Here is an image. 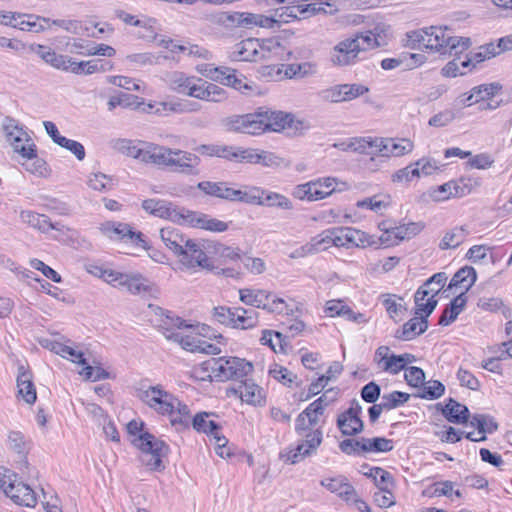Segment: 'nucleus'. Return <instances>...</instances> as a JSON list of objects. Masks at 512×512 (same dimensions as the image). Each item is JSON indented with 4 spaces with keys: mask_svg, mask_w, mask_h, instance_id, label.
Returning a JSON list of instances; mask_svg holds the SVG:
<instances>
[{
    "mask_svg": "<svg viewBox=\"0 0 512 512\" xmlns=\"http://www.w3.org/2000/svg\"><path fill=\"white\" fill-rule=\"evenodd\" d=\"M292 195L302 201H317L329 196V192H323L319 182L310 181L294 187Z\"/></svg>",
    "mask_w": 512,
    "mask_h": 512,
    "instance_id": "obj_32",
    "label": "nucleus"
},
{
    "mask_svg": "<svg viewBox=\"0 0 512 512\" xmlns=\"http://www.w3.org/2000/svg\"><path fill=\"white\" fill-rule=\"evenodd\" d=\"M209 416L207 412L197 413L192 419V425L196 431L210 434L214 438L220 434V426L213 420H207Z\"/></svg>",
    "mask_w": 512,
    "mask_h": 512,
    "instance_id": "obj_49",
    "label": "nucleus"
},
{
    "mask_svg": "<svg viewBox=\"0 0 512 512\" xmlns=\"http://www.w3.org/2000/svg\"><path fill=\"white\" fill-rule=\"evenodd\" d=\"M234 321L232 328L251 329L258 325V313L254 310H248L243 307H235Z\"/></svg>",
    "mask_w": 512,
    "mask_h": 512,
    "instance_id": "obj_46",
    "label": "nucleus"
},
{
    "mask_svg": "<svg viewBox=\"0 0 512 512\" xmlns=\"http://www.w3.org/2000/svg\"><path fill=\"white\" fill-rule=\"evenodd\" d=\"M51 230H55L57 232L54 238L65 244L71 245L73 247H79L83 246L84 244H88V242L83 237H81L77 230L67 227L60 222H51Z\"/></svg>",
    "mask_w": 512,
    "mask_h": 512,
    "instance_id": "obj_35",
    "label": "nucleus"
},
{
    "mask_svg": "<svg viewBox=\"0 0 512 512\" xmlns=\"http://www.w3.org/2000/svg\"><path fill=\"white\" fill-rule=\"evenodd\" d=\"M239 298L244 304L266 310L269 313L292 314V310L289 309L283 298L264 289H240Z\"/></svg>",
    "mask_w": 512,
    "mask_h": 512,
    "instance_id": "obj_7",
    "label": "nucleus"
},
{
    "mask_svg": "<svg viewBox=\"0 0 512 512\" xmlns=\"http://www.w3.org/2000/svg\"><path fill=\"white\" fill-rule=\"evenodd\" d=\"M4 130L14 152L19 153L26 159L36 157V145L23 128L17 125H5Z\"/></svg>",
    "mask_w": 512,
    "mask_h": 512,
    "instance_id": "obj_16",
    "label": "nucleus"
},
{
    "mask_svg": "<svg viewBox=\"0 0 512 512\" xmlns=\"http://www.w3.org/2000/svg\"><path fill=\"white\" fill-rule=\"evenodd\" d=\"M197 188L209 196L228 201L244 202L256 199L254 195L246 194V191L234 189L228 186L226 182L202 181L197 184Z\"/></svg>",
    "mask_w": 512,
    "mask_h": 512,
    "instance_id": "obj_15",
    "label": "nucleus"
},
{
    "mask_svg": "<svg viewBox=\"0 0 512 512\" xmlns=\"http://www.w3.org/2000/svg\"><path fill=\"white\" fill-rule=\"evenodd\" d=\"M317 71L316 65L311 62L293 63L285 66V76L287 78H304L314 75Z\"/></svg>",
    "mask_w": 512,
    "mask_h": 512,
    "instance_id": "obj_53",
    "label": "nucleus"
},
{
    "mask_svg": "<svg viewBox=\"0 0 512 512\" xmlns=\"http://www.w3.org/2000/svg\"><path fill=\"white\" fill-rule=\"evenodd\" d=\"M468 235L469 231L465 226L453 227L444 233L438 246L441 250L455 249L465 241Z\"/></svg>",
    "mask_w": 512,
    "mask_h": 512,
    "instance_id": "obj_41",
    "label": "nucleus"
},
{
    "mask_svg": "<svg viewBox=\"0 0 512 512\" xmlns=\"http://www.w3.org/2000/svg\"><path fill=\"white\" fill-rule=\"evenodd\" d=\"M134 295L149 293L153 289V284L139 273H124L120 276V285L118 287Z\"/></svg>",
    "mask_w": 512,
    "mask_h": 512,
    "instance_id": "obj_27",
    "label": "nucleus"
},
{
    "mask_svg": "<svg viewBox=\"0 0 512 512\" xmlns=\"http://www.w3.org/2000/svg\"><path fill=\"white\" fill-rule=\"evenodd\" d=\"M187 96L207 102H223L228 98L227 91L222 87L196 77V82H192Z\"/></svg>",
    "mask_w": 512,
    "mask_h": 512,
    "instance_id": "obj_17",
    "label": "nucleus"
},
{
    "mask_svg": "<svg viewBox=\"0 0 512 512\" xmlns=\"http://www.w3.org/2000/svg\"><path fill=\"white\" fill-rule=\"evenodd\" d=\"M379 154L384 157H399L412 152L414 144L409 139L380 138Z\"/></svg>",
    "mask_w": 512,
    "mask_h": 512,
    "instance_id": "obj_24",
    "label": "nucleus"
},
{
    "mask_svg": "<svg viewBox=\"0 0 512 512\" xmlns=\"http://www.w3.org/2000/svg\"><path fill=\"white\" fill-rule=\"evenodd\" d=\"M443 416L451 423L462 424L467 422L469 418L468 408L454 400L449 398L445 406H441Z\"/></svg>",
    "mask_w": 512,
    "mask_h": 512,
    "instance_id": "obj_38",
    "label": "nucleus"
},
{
    "mask_svg": "<svg viewBox=\"0 0 512 512\" xmlns=\"http://www.w3.org/2000/svg\"><path fill=\"white\" fill-rule=\"evenodd\" d=\"M160 237L165 246L171 250L176 256L181 253L185 244L189 243V239L183 235L178 229L172 227H164L160 230Z\"/></svg>",
    "mask_w": 512,
    "mask_h": 512,
    "instance_id": "obj_34",
    "label": "nucleus"
},
{
    "mask_svg": "<svg viewBox=\"0 0 512 512\" xmlns=\"http://www.w3.org/2000/svg\"><path fill=\"white\" fill-rule=\"evenodd\" d=\"M246 194L254 195L256 199L253 201H244V203L266 205L284 210H290L293 208L290 199L276 192L264 191L260 188L252 187L249 191H246Z\"/></svg>",
    "mask_w": 512,
    "mask_h": 512,
    "instance_id": "obj_22",
    "label": "nucleus"
},
{
    "mask_svg": "<svg viewBox=\"0 0 512 512\" xmlns=\"http://www.w3.org/2000/svg\"><path fill=\"white\" fill-rule=\"evenodd\" d=\"M478 185L477 181L470 177H461L444 183L429 191V197L436 202L448 200L451 197H463L472 192Z\"/></svg>",
    "mask_w": 512,
    "mask_h": 512,
    "instance_id": "obj_13",
    "label": "nucleus"
},
{
    "mask_svg": "<svg viewBox=\"0 0 512 512\" xmlns=\"http://www.w3.org/2000/svg\"><path fill=\"white\" fill-rule=\"evenodd\" d=\"M393 449V441L384 437L363 438L362 452H389Z\"/></svg>",
    "mask_w": 512,
    "mask_h": 512,
    "instance_id": "obj_52",
    "label": "nucleus"
},
{
    "mask_svg": "<svg viewBox=\"0 0 512 512\" xmlns=\"http://www.w3.org/2000/svg\"><path fill=\"white\" fill-rule=\"evenodd\" d=\"M138 397L158 413L174 415L176 398L162 386H150L146 390H139Z\"/></svg>",
    "mask_w": 512,
    "mask_h": 512,
    "instance_id": "obj_10",
    "label": "nucleus"
},
{
    "mask_svg": "<svg viewBox=\"0 0 512 512\" xmlns=\"http://www.w3.org/2000/svg\"><path fill=\"white\" fill-rule=\"evenodd\" d=\"M363 474L372 478L377 487L394 485L393 476L381 467H371L368 472H363Z\"/></svg>",
    "mask_w": 512,
    "mask_h": 512,
    "instance_id": "obj_57",
    "label": "nucleus"
},
{
    "mask_svg": "<svg viewBox=\"0 0 512 512\" xmlns=\"http://www.w3.org/2000/svg\"><path fill=\"white\" fill-rule=\"evenodd\" d=\"M142 208L156 217L170 220L180 225H186V215L189 213V210L180 208L172 202L162 199H146L142 202Z\"/></svg>",
    "mask_w": 512,
    "mask_h": 512,
    "instance_id": "obj_11",
    "label": "nucleus"
},
{
    "mask_svg": "<svg viewBox=\"0 0 512 512\" xmlns=\"http://www.w3.org/2000/svg\"><path fill=\"white\" fill-rule=\"evenodd\" d=\"M377 44L376 38H369L368 35L357 37L355 34L353 37L346 38L334 46L331 51V62L337 66L352 65L356 63L361 52L374 49Z\"/></svg>",
    "mask_w": 512,
    "mask_h": 512,
    "instance_id": "obj_5",
    "label": "nucleus"
},
{
    "mask_svg": "<svg viewBox=\"0 0 512 512\" xmlns=\"http://www.w3.org/2000/svg\"><path fill=\"white\" fill-rule=\"evenodd\" d=\"M233 311H235V307L218 306L213 309L212 315L218 323L232 327V324L235 323Z\"/></svg>",
    "mask_w": 512,
    "mask_h": 512,
    "instance_id": "obj_62",
    "label": "nucleus"
},
{
    "mask_svg": "<svg viewBox=\"0 0 512 512\" xmlns=\"http://www.w3.org/2000/svg\"><path fill=\"white\" fill-rule=\"evenodd\" d=\"M344 84H337L320 90L318 98L323 102L342 103L344 102Z\"/></svg>",
    "mask_w": 512,
    "mask_h": 512,
    "instance_id": "obj_54",
    "label": "nucleus"
},
{
    "mask_svg": "<svg viewBox=\"0 0 512 512\" xmlns=\"http://www.w3.org/2000/svg\"><path fill=\"white\" fill-rule=\"evenodd\" d=\"M177 257L179 258L181 269L193 271L197 269H213V265L204 251L203 244L192 239H189V243L185 244Z\"/></svg>",
    "mask_w": 512,
    "mask_h": 512,
    "instance_id": "obj_9",
    "label": "nucleus"
},
{
    "mask_svg": "<svg viewBox=\"0 0 512 512\" xmlns=\"http://www.w3.org/2000/svg\"><path fill=\"white\" fill-rule=\"evenodd\" d=\"M203 370L216 381L234 380L240 382L253 371V364L244 358L229 356L211 358L202 364Z\"/></svg>",
    "mask_w": 512,
    "mask_h": 512,
    "instance_id": "obj_4",
    "label": "nucleus"
},
{
    "mask_svg": "<svg viewBox=\"0 0 512 512\" xmlns=\"http://www.w3.org/2000/svg\"><path fill=\"white\" fill-rule=\"evenodd\" d=\"M313 451L309 449L306 446V443H299L296 448L290 449L285 454H282V458H286V461L290 462L291 464H296L300 462L302 459H304L307 456H310Z\"/></svg>",
    "mask_w": 512,
    "mask_h": 512,
    "instance_id": "obj_61",
    "label": "nucleus"
},
{
    "mask_svg": "<svg viewBox=\"0 0 512 512\" xmlns=\"http://www.w3.org/2000/svg\"><path fill=\"white\" fill-rule=\"evenodd\" d=\"M351 414L352 411H344L338 416L337 426L343 435L353 436L363 431L364 424L361 418Z\"/></svg>",
    "mask_w": 512,
    "mask_h": 512,
    "instance_id": "obj_39",
    "label": "nucleus"
},
{
    "mask_svg": "<svg viewBox=\"0 0 512 512\" xmlns=\"http://www.w3.org/2000/svg\"><path fill=\"white\" fill-rule=\"evenodd\" d=\"M167 82L170 89L179 94L187 96L189 87H191L192 82H196V77L187 76L183 72L174 71L168 75Z\"/></svg>",
    "mask_w": 512,
    "mask_h": 512,
    "instance_id": "obj_47",
    "label": "nucleus"
},
{
    "mask_svg": "<svg viewBox=\"0 0 512 512\" xmlns=\"http://www.w3.org/2000/svg\"><path fill=\"white\" fill-rule=\"evenodd\" d=\"M6 496L14 503L27 507H34L37 502L35 492L30 486L22 482L16 483V479L12 482V489L6 491Z\"/></svg>",
    "mask_w": 512,
    "mask_h": 512,
    "instance_id": "obj_29",
    "label": "nucleus"
},
{
    "mask_svg": "<svg viewBox=\"0 0 512 512\" xmlns=\"http://www.w3.org/2000/svg\"><path fill=\"white\" fill-rule=\"evenodd\" d=\"M471 426L476 427L479 434L485 435L486 433H492L497 430L498 426L496 422L490 417L482 414H476L470 421Z\"/></svg>",
    "mask_w": 512,
    "mask_h": 512,
    "instance_id": "obj_60",
    "label": "nucleus"
},
{
    "mask_svg": "<svg viewBox=\"0 0 512 512\" xmlns=\"http://www.w3.org/2000/svg\"><path fill=\"white\" fill-rule=\"evenodd\" d=\"M166 339L179 343L183 349L190 352H197L202 344V340L197 336L183 335L180 331L166 334Z\"/></svg>",
    "mask_w": 512,
    "mask_h": 512,
    "instance_id": "obj_50",
    "label": "nucleus"
},
{
    "mask_svg": "<svg viewBox=\"0 0 512 512\" xmlns=\"http://www.w3.org/2000/svg\"><path fill=\"white\" fill-rule=\"evenodd\" d=\"M319 13H326L324 7L318 6L317 3L298 4L295 0L290 1V5L283 6L275 10L274 26L278 23H289L292 20H304Z\"/></svg>",
    "mask_w": 512,
    "mask_h": 512,
    "instance_id": "obj_12",
    "label": "nucleus"
},
{
    "mask_svg": "<svg viewBox=\"0 0 512 512\" xmlns=\"http://www.w3.org/2000/svg\"><path fill=\"white\" fill-rule=\"evenodd\" d=\"M447 28L431 26L429 28L411 31L407 34L408 41L413 48L424 47L435 50L443 55L458 56L471 46L467 37L450 36L446 34Z\"/></svg>",
    "mask_w": 512,
    "mask_h": 512,
    "instance_id": "obj_3",
    "label": "nucleus"
},
{
    "mask_svg": "<svg viewBox=\"0 0 512 512\" xmlns=\"http://www.w3.org/2000/svg\"><path fill=\"white\" fill-rule=\"evenodd\" d=\"M23 18H19L14 22L13 28L22 31L39 33L46 30L50 24V19L34 14H21Z\"/></svg>",
    "mask_w": 512,
    "mask_h": 512,
    "instance_id": "obj_36",
    "label": "nucleus"
},
{
    "mask_svg": "<svg viewBox=\"0 0 512 512\" xmlns=\"http://www.w3.org/2000/svg\"><path fill=\"white\" fill-rule=\"evenodd\" d=\"M99 230L111 240H122L147 249L143 234L133 231L127 223L107 221L100 225Z\"/></svg>",
    "mask_w": 512,
    "mask_h": 512,
    "instance_id": "obj_14",
    "label": "nucleus"
},
{
    "mask_svg": "<svg viewBox=\"0 0 512 512\" xmlns=\"http://www.w3.org/2000/svg\"><path fill=\"white\" fill-rule=\"evenodd\" d=\"M477 278L476 271L473 267L465 266L459 269L452 277L449 287H463L468 291L471 286L475 283Z\"/></svg>",
    "mask_w": 512,
    "mask_h": 512,
    "instance_id": "obj_48",
    "label": "nucleus"
},
{
    "mask_svg": "<svg viewBox=\"0 0 512 512\" xmlns=\"http://www.w3.org/2000/svg\"><path fill=\"white\" fill-rule=\"evenodd\" d=\"M330 234L332 235V243L336 247H365L373 244L366 233L351 227L332 228Z\"/></svg>",
    "mask_w": 512,
    "mask_h": 512,
    "instance_id": "obj_18",
    "label": "nucleus"
},
{
    "mask_svg": "<svg viewBox=\"0 0 512 512\" xmlns=\"http://www.w3.org/2000/svg\"><path fill=\"white\" fill-rule=\"evenodd\" d=\"M394 485H385L382 487H378V491H376L373 495L374 502L380 508H389L395 504V497L391 491Z\"/></svg>",
    "mask_w": 512,
    "mask_h": 512,
    "instance_id": "obj_59",
    "label": "nucleus"
},
{
    "mask_svg": "<svg viewBox=\"0 0 512 512\" xmlns=\"http://www.w3.org/2000/svg\"><path fill=\"white\" fill-rule=\"evenodd\" d=\"M321 485L328 489L330 492L337 494L340 498L349 503V501L356 495L355 488L348 482L344 476H337L334 478H325L321 480Z\"/></svg>",
    "mask_w": 512,
    "mask_h": 512,
    "instance_id": "obj_31",
    "label": "nucleus"
},
{
    "mask_svg": "<svg viewBox=\"0 0 512 512\" xmlns=\"http://www.w3.org/2000/svg\"><path fill=\"white\" fill-rule=\"evenodd\" d=\"M218 22L225 28L253 29L255 27L274 28L275 20L262 14L249 12H222L218 16Z\"/></svg>",
    "mask_w": 512,
    "mask_h": 512,
    "instance_id": "obj_8",
    "label": "nucleus"
},
{
    "mask_svg": "<svg viewBox=\"0 0 512 512\" xmlns=\"http://www.w3.org/2000/svg\"><path fill=\"white\" fill-rule=\"evenodd\" d=\"M225 78V82L222 85L232 87L243 94H249V92L253 90L252 85L245 82V77H239L237 75V71L233 68L231 70V73L227 74Z\"/></svg>",
    "mask_w": 512,
    "mask_h": 512,
    "instance_id": "obj_58",
    "label": "nucleus"
},
{
    "mask_svg": "<svg viewBox=\"0 0 512 512\" xmlns=\"http://www.w3.org/2000/svg\"><path fill=\"white\" fill-rule=\"evenodd\" d=\"M186 225L194 228H201L212 232H224L228 229V224L216 218H211L210 216L190 211L186 215Z\"/></svg>",
    "mask_w": 512,
    "mask_h": 512,
    "instance_id": "obj_25",
    "label": "nucleus"
},
{
    "mask_svg": "<svg viewBox=\"0 0 512 512\" xmlns=\"http://www.w3.org/2000/svg\"><path fill=\"white\" fill-rule=\"evenodd\" d=\"M379 139L371 137H354L349 140L344 150H351L360 154L379 153Z\"/></svg>",
    "mask_w": 512,
    "mask_h": 512,
    "instance_id": "obj_40",
    "label": "nucleus"
},
{
    "mask_svg": "<svg viewBox=\"0 0 512 512\" xmlns=\"http://www.w3.org/2000/svg\"><path fill=\"white\" fill-rule=\"evenodd\" d=\"M445 392V386L438 380H430L423 382L416 397L428 400L440 398Z\"/></svg>",
    "mask_w": 512,
    "mask_h": 512,
    "instance_id": "obj_51",
    "label": "nucleus"
},
{
    "mask_svg": "<svg viewBox=\"0 0 512 512\" xmlns=\"http://www.w3.org/2000/svg\"><path fill=\"white\" fill-rule=\"evenodd\" d=\"M20 219L23 223L39 230L42 233H48L51 230V221L44 215L31 210H22Z\"/></svg>",
    "mask_w": 512,
    "mask_h": 512,
    "instance_id": "obj_44",
    "label": "nucleus"
},
{
    "mask_svg": "<svg viewBox=\"0 0 512 512\" xmlns=\"http://www.w3.org/2000/svg\"><path fill=\"white\" fill-rule=\"evenodd\" d=\"M428 329V320L425 317H414L396 330L394 337L402 341H410L423 334Z\"/></svg>",
    "mask_w": 512,
    "mask_h": 512,
    "instance_id": "obj_28",
    "label": "nucleus"
},
{
    "mask_svg": "<svg viewBox=\"0 0 512 512\" xmlns=\"http://www.w3.org/2000/svg\"><path fill=\"white\" fill-rule=\"evenodd\" d=\"M98 61L96 60H90V61H81L77 62L72 58L71 64H69V68L71 73L74 74H93L98 72Z\"/></svg>",
    "mask_w": 512,
    "mask_h": 512,
    "instance_id": "obj_63",
    "label": "nucleus"
},
{
    "mask_svg": "<svg viewBox=\"0 0 512 512\" xmlns=\"http://www.w3.org/2000/svg\"><path fill=\"white\" fill-rule=\"evenodd\" d=\"M173 153L172 148L150 144L145 149L143 162L169 168Z\"/></svg>",
    "mask_w": 512,
    "mask_h": 512,
    "instance_id": "obj_33",
    "label": "nucleus"
},
{
    "mask_svg": "<svg viewBox=\"0 0 512 512\" xmlns=\"http://www.w3.org/2000/svg\"><path fill=\"white\" fill-rule=\"evenodd\" d=\"M155 314L159 316L157 327L162 331L163 335L171 332H179L183 328H191L192 325L187 324L185 320L176 316L173 312L164 310L161 307L155 308Z\"/></svg>",
    "mask_w": 512,
    "mask_h": 512,
    "instance_id": "obj_26",
    "label": "nucleus"
},
{
    "mask_svg": "<svg viewBox=\"0 0 512 512\" xmlns=\"http://www.w3.org/2000/svg\"><path fill=\"white\" fill-rule=\"evenodd\" d=\"M87 184L91 189L99 192L110 191L114 186L112 177L103 173H91Z\"/></svg>",
    "mask_w": 512,
    "mask_h": 512,
    "instance_id": "obj_55",
    "label": "nucleus"
},
{
    "mask_svg": "<svg viewBox=\"0 0 512 512\" xmlns=\"http://www.w3.org/2000/svg\"><path fill=\"white\" fill-rule=\"evenodd\" d=\"M18 396L27 404H34L37 399L36 389L32 381V374L23 365L18 368L17 375Z\"/></svg>",
    "mask_w": 512,
    "mask_h": 512,
    "instance_id": "obj_30",
    "label": "nucleus"
},
{
    "mask_svg": "<svg viewBox=\"0 0 512 512\" xmlns=\"http://www.w3.org/2000/svg\"><path fill=\"white\" fill-rule=\"evenodd\" d=\"M303 121L295 120L293 114L280 110L259 107L254 112L233 115L226 120L229 131L249 135H261L265 132H281L286 128L299 130Z\"/></svg>",
    "mask_w": 512,
    "mask_h": 512,
    "instance_id": "obj_1",
    "label": "nucleus"
},
{
    "mask_svg": "<svg viewBox=\"0 0 512 512\" xmlns=\"http://www.w3.org/2000/svg\"><path fill=\"white\" fill-rule=\"evenodd\" d=\"M172 155L169 167L171 171L186 176H198L200 174L201 159L198 155L180 149H174Z\"/></svg>",
    "mask_w": 512,
    "mask_h": 512,
    "instance_id": "obj_19",
    "label": "nucleus"
},
{
    "mask_svg": "<svg viewBox=\"0 0 512 512\" xmlns=\"http://www.w3.org/2000/svg\"><path fill=\"white\" fill-rule=\"evenodd\" d=\"M410 399V395L401 391H393L381 397V403L385 411L402 406Z\"/></svg>",
    "mask_w": 512,
    "mask_h": 512,
    "instance_id": "obj_56",
    "label": "nucleus"
},
{
    "mask_svg": "<svg viewBox=\"0 0 512 512\" xmlns=\"http://www.w3.org/2000/svg\"><path fill=\"white\" fill-rule=\"evenodd\" d=\"M466 302L467 298L465 296V292H461L445 307L440 315L438 324L441 326H448L453 323L465 308Z\"/></svg>",
    "mask_w": 512,
    "mask_h": 512,
    "instance_id": "obj_37",
    "label": "nucleus"
},
{
    "mask_svg": "<svg viewBox=\"0 0 512 512\" xmlns=\"http://www.w3.org/2000/svg\"><path fill=\"white\" fill-rule=\"evenodd\" d=\"M227 395L239 397L243 402L250 405H261L263 402L262 389L247 377L227 389Z\"/></svg>",
    "mask_w": 512,
    "mask_h": 512,
    "instance_id": "obj_20",
    "label": "nucleus"
},
{
    "mask_svg": "<svg viewBox=\"0 0 512 512\" xmlns=\"http://www.w3.org/2000/svg\"><path fill=\"white\" fill-rule=\"evenodd\" d=\"M285 47L275 38L261 41L260 60H283L286 55Z\"/></svg>",
    "mask_w": 512,
    "mask_h": 512,
    "instance_id": "obj_43",
    "label": "nucleus"
},
{
    "mask_svg": "<svg viewBox=\"0 0 512 512\" xmlns=\"http://www.w3.org/2000/svg\"><path fill=\"white\" fill-rule=\"evenodd\" d=\"M261 41L256 38H247L236 43L229 54L233 61H260Z\"/></svg>",
    "mask_w": 512,
    "mask_h": 512,
    "instance_id": "obj_21",
    "label": "nucleus"
},
{
    "mask_svg": "<svg viewBox=\"0 0 512 512\" xmlns=\"http://www.w3.org/2000/svg\"><path fill=\"white\" fill-rule=\"evenodd\" d=\"M404 378L408 385L420 389L425 381V373L421 368L411 366L405 369Z\"/></svg>",
    "mask_w": 512,
    "mask_h": 512,
    "instance_id": "obj_64",
    "label": "nucleus"
},
{
    "mask_svg": "<svg viewBox=\"0 0 512 512\" xmlns=\"http://www.w3.org/2000/svg\"><path fill=\"white\" fill-rule=\"evenodd\" d=\"M446 281V274L439 272L431 276L417 289L414 295L416 316L425 317L428 320L438 304L435 297L440 293Z\"/></svg>",
    "mask_w": 512,
    "mask_h": 512,
    "instance_id": "obj_6",
    "label": "nucleus"
},
{
    "mask_svg": "<svg viewBox=\"0 0 512 512\" xmlns=\"http://www.w3.org/2000/svg\"><path fill=\"white\" fill-rule=\"evenodd\" d=\"M29 49L51 67L65 72L70 71L72 57L57 54L51 47L41 44H31Z\"/></svg>",
    "mask_w": 512,
    "mask_h": 512,
    "instance_id": "obj_23",
    "label": "nucleus"
},
{
    "mask_svg": "<svg viewBox=\"0 0 512 512\" xmlns=\"http://www.w3.org/2000/svg\"><path fill=\"white\" fill-rule=\"evenodd\" d=\"M127 432L134 438L133 446L140 450L139 460L149 471L161 472L165 469L163 458L167 457L170 449L162 440L144 431V422L131 420L127 424Z\"/></svg>",
    "mask_w": 512,
    "mask_h": 512,
    "instance_id": "obj_2",
    "label": "nucleus"
},
{
    "mask_svg": "<svg viewBox=\"0 0 512 512\" xmlns=\"http://www.w3.org/2000/svg\"><path fill=\"white\" fill-rule=\"evenodd\" d=\"M110 146L113 150L135 158L143 162L145 149L140 148L135 141L125 138H117L110 141Z\"/></svg>",
    "mask_w": 512,
    "mask_h": 512,
    "instance_id": "obj_42",
    "label": "nucleus"
},
{
    "mask_svg": "<svg viewBox=\"0 0 512 512\" xmlns=\"http://www.w3.org/2000/svg\"><path fill=\"white\" fill-rule=\"evenodd\" d=\"M424 229L422 222H410L400 226H394V228L386 229V233L393 235L392 240L394 244L398 241L410 239L419 234Z\"/></svg>",
    "mask_w": 512,
    "mask_h": 512,
    "instance_id": "obj_45",
    "label": "nucleus"
}]
</instances>
